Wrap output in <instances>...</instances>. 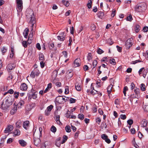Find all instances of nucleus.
I'll list each match as a JSON object with an SVG mask.
<instances>
[{"instance_id": "nucleus-47", "label": "nucleus", "mask_w": 148, "mask_h": 148, "mask_svg": "<svg viewBox=\"0 0 148 148\" xmlns=\"http://www.w3.org/2000/svg\"><path fill=\"white\" fill-rule=\"evenodd\" d=\"M14 140L13 139L10 138H9L7 141V143L8 144H10Z\"/></svg>"}, {"instance_id": "nucleus-45", "label": "nucleus", "mask_w": 148, "mask_h": 148, "mask_svg": "<svg viewBox=\"0 0 148 148\" xmlns=\"http://www.w3.org/2000/svg\"><path fill=\"white\" fill-rule=\"evenodd\" d=\"M98 63L97 62V60H95L93 62V68L92 69H93L97 65Z\"/></svg>"}, {"instance_id": "nucleus-32", "label": "nucleus", "mask_w": 148, "mask_h": 148, "mask_svg": "<svg viewBox=\"0 0 148 148\" xmlns=\"http://www.w3.org/2000/svg\"><path fill=\"white\" fill-rule=\"evenodd\" d=\"M39 60L41 61H44L45 60L43 55L42 53L39 54Z\"/></svg>"}, {"instance_id": "nucleus-2", "label": "nucleus", "mask_w": 148, "mask_h": 148, "mask_svg": "<svg viewBox=\"0 0 148 148\" xmlns=\"http://www.w3.org/2000/svg\"><path fill=\"white\" fill-rule=\"evenodd\" d=\"M146 8L147 6L145 3H138L135 6L134 11L139 13L143 12L145 11Z\"/></svg>"}, {"instance_id": "nucleus-9", "label": "nucleus", "mask_w": 148, "mask_h": 148, "mask_svg": "<svg viewBox=\"0 0 148 148\" xmlns=\"http://www.w3.org/2000/svg\"><path fill=\"white\" fill-rule=\"evenodd\" d=\"M65 36L64 35V32H63L61 33L60 34V36H57V37L58 39L61 41H63L65 40Z\"/></svg>"}, {"instance_id": "nucleus-48", "label": "nucleus", "mask_w": 148, "mask_h": 148, "mask_svg": "<svg viewBox=\"0 0 148 148\" xmlns=\"http://www.w3.org/2000/svg\"><path fill=\"white\" fill-rule=\"evenodd\" d=\"M95 26L94 24H92L90 26V29L91 30L93 31L95 29Z\"/></svg>"}, {"instance_id": "nucleus-14", "label": "nucleus", "mask_w": 148, "mask_h": 148, "mask_svg": "<svg viewBox=\"0 0 148 148\" xmlns=\"http://www.w3.org/2000/svg\"><path fill=\"white\" fill-rule=\"evenodd\" d=\"M25 103V100L24 99H21V100L18 103L16 106L18 107V108H21L22 106L24 105Z\"/></svg>"}, {"instance_id": "nucleus-27", "label": "nucleus", "mask_w": 148, "mask_h": 148, "mask_svg": "<svg viewBox=\"0 0 148 148\" xmlns=\"http://www.w3.org/2000/svg\"><path fill=\"white\" fill-rule=\"evenodd\" d=\"M22 122L20 121H18L15 123L16 127L17 128H19L21 125Z\"/></svg>"}, {"instance_id": "nucleus-21", "label": "nucleus", "mask_w": 148, "mask_h": 148, "mask_svg": "<svg viewBox=\"0 0 148 148\" xmlns=\"http://www.w3.org/2000/svg\"><path fill=\"white\" fill-rule=\"evenodd\" d=\"M13 134H14V136H18L20 134L21 132L19 130L17 129H15Z\"/></svg>"}, {"instance_id": "nucleus-59", "label": "nucleus", "mask_w": 148, "mask_h": 148, "mask_svg": "<svg viewBox=\"0 0 148 148\" xmlns=\"http://www.w3.org/2000/svg\"><path fill=\"white\" fill-rule=\"evenodd\" d=\"M96 122L99 124L101 121V119L99 118H97L96 119Z\"/></svg>"}, {"instance_id": "nucleus-36", "label": "nucleus", "mask_w": 148, "mask_h": 148, "mask_svg": "<svg viewBox=\"0 0 148 148\" xmlns=\"http://www.w3.org/2000/svg\"><path fill=\"white\" fill-rule=\"evenodd\" d=\"M78 118L81 120H82L84 119V115L82 114H79L78 115Z\"/></svg>"}, {"instance_id": "nucleus-26", "label": "nucleus", "mask_w": 148, "mask_h": 148, "mask_svg": "<svg viewBox=\"0 0 148 148\" xmlns=\"http://www.w3.org/2000/svg\"><path fill=\"white\" fill-rule=\"evenodd\" d=\"M18 142L19 144L22 146H25L26 145V142L25 141L23 140H19L18 141Z\"/></svg>"}, {"instance_id": "nucleus-61", "label": "nucleus", "mask_w": 148, "mask_h": 148, "mask_svg": "<svg viewBox=\"0 0 148 148\" xmlns=\"http://www.w3.org/2000/svg\"><path fill=\"white\" fill-rule=\"evenodd\" d=\"M70 103H74L75 102V99L73 98H70Z\"/></svg>"}, {"instance_id": "nucleus-11", "label": "nucleus", "mask_w": 148, "mask_h": 148, "mask_svg": "<svg viewBox=\"0 0 148 148\" xmlns=\"http://www.w3.org/2000/svg\"><path fill=\"white\" fill-rule=\"evenodd\" d=\"M64 99H63V96H59L57 97L56 98V101L58 103L60 104L63 103L64 101H63Z\"/></svg>"}, {"instance_id": "nucleus-57", "label": "nucleus", "mask_w": 148, "mask_h": 148, "mask_svg": "<svg viewBox=\"0 0 148 148\" xmlns=\"http://www.w3.org/2000/svg\"><path fill=\"white\" fill-rule=\"evenodd\" d=\"M143 108L145 111L148 112V105L144 106Z\"/></svg>"}, {"instance_id": "nucleus-13", "label": "nucleus", "mask_w": 148, "mask_h": 148, "mask_svg": "<svg viewBox=\"0 0 148 148\" xmlns=\"http://www.w3.org/2000/svg\"><path fill=\"white\" fill-rule=\"evenodd\" d=\"M17 106H14L12 109L10 111V114L11 115H13L17 111Z\"/></svg>"}, {"instance_id": "nucleus-43", "label": "nucleus", "mask_w": 148, "mask_h": 148, "mask_svg": "<svg viewBox=\"0 0 148 148\" xmlns=\"http://www.w3.org/2000/svg\"><path fill=\"white\" fill-rule=\"evenodd\" d=\"M101 138L105 140L108 138V136L106 134H103L101 135Z\"/></svg>"}, {"instance_id": "nucleus-5", "label": "nucleus", "mask_w": 148, "mask_h": 148, "mask_svg": "<svg viewBox=\"0 0 148 148\" xmlns=\"http://www.w3.org/2000/svg\"><path fill=\"white\" fill-rule=\"evenodd\" d=\"M16 1L17 6V11H21L23 8L22 0H16Z\"/></svg>"}, {"instance_id": "nucleus-42", "label": "nucleus", "mask_w": 148, "mask_h": 148, "mask_svg": "<svg viewBox=\"0 0 148 148\" xmlns=\"http://www.w3.org/2000/svg\"><path fill=\"white\" fill-rule=\"evenodd\" d=\"M53 106L52 105H51L47 108V109L48 110L51 112V111L53 108Z\"/></svg>"}, {"instance_id": "nucleus-41", "label": "nucleus", "mask_w": 148, "mask_h": 148, "mask_svg": "<svg viewBox=\"0 0 148 148\" xmlns=\"http://www.w3.org/2000/svg\"><path fill=\"white\" fill-rule=\"evenodd\" d=\"M51 130V132L53 133L55 132L56 131V128L53 126H52Z\"/></svg>"}, {"instance_id": "nucleus-38", "label": "nucleus", "mask_w": 148, "mask_h": 148, "mask_svg": "<svg viewBox=\"0 0 148 148\" xmlns=\"http://www.w3.org/2000/svg\"><path fill=\"white\" fill-rule=\"evenodd\" d=\"M19 93L18 92H14V97L16 99H17L19 96Z\"/></svg>"}, {"instance_id": "nucleus-53", "label": "nucleus", "mask_w": 148, "mask_h": 148, "mask_svg": "<svg viewBox=\"0 0 148 148\" xmlns=\"http://www.w3.org/2000/svg\"><path fill=\"white\" fill-rule=\"evenodd\" d=\"M97 91L95 90H92L90 92V93L93 95H94L95 94H97Z\"/></svg>"}, {"instance_id": "nucleus-54", "label": "nucleus", "mask_w": 148, "mask_h": 148, "mask_svg": "<svg viewBox=\"0 0 148 148\" xmlns=\"http://www.w3.org/2000/svg\"><path fill=\"white\" fill-rule=\"evenodd\" d=\"M127 20L128 21H131L132 20V16L130 15L127 18Z\"/></svg>"}, {"instance_id": "nucleus-31", "label": "nucleus", "mask_w": 148, "mask_h": 148, "mask_svg": "<svg viewBox=\"0 0 148 148\" xmlns=\"http://www.w3.org/2000/svg\"><path fill=\"white\" fill-rule=\"evenodd\" d=\"M140 89L143 91H145V86L144 84H142L140 86Z\"/></svg>"}, {"instance_id": "nucleus-17", "label": "nucleus", "mask_w": 148, "mask_h": 148, "mask_svg": "<svg viewBox=\"0 0 148 148\" xmlns=\"http://www.w3.org/2000/svg\"><path fill=\"white\" fill-rule=\"evenodd\" d=\"M147 121L145 119H143L140 122L141 126L144 127H146L147 126Z\"/></svg>"}, {"instance_id": "nucleus-29", "label": "nucleus", "mask_w": 148, "mask_h": 148, "mask_svg": "<svg viewBox=\"0 0 148 148\" xmlns=\"http://www.w3.org/2000/svg\"><path fill=\"white\" fill-rule=\"evenodd\" d=\"M1 50L3 55L6 52L7 49L5 47H3L1 49Z\"/></svg>"}, {"instance_id": "nucleus-35", "label": "nucleus", "mask_w": 148, "mask_h": 148, "mask_svg": "<svg viewBox=\"0 0 148 148\" xmlns=\"http://www.w3.org/2000/svg\"><path fill=\"white\" fill-rule=\"evenodd\" d=\"M62 3L66 7L68 6L69 5V1H66L64 0L62 1Z\"/></svg>"}, {"instance_id": "nucleus-8", "label": "nucleus", "mask_w": 148, "mask_h": 148, "mask_svg": "<svg viewBox=\"0 0 148 148\" xmlns=\"http://www.w3.org/2000/svg\"><path fill=\"white\" fill-rule=\"evenodd\" d=\"M13 129V127L12 125H9L7 126L4 131L5 133H8L11 132Z\"/></svg>"}, {"instance_id": "nucleus-28", "label": "nucleus", "mask_w": 148, "mask_h": 148, "mask_svg": "<svg viewBox=\"0 0 148 148\" xmlns=\"http://www.w3.org/2000/svg\"><path fill=\"white\" fill-rule=\"evenodd\" d=\"M75 87L76 90L78 91L81 90L82 87L81 86L78 84H76L75 85Z\"/></svg>"}, {"instance_id": "nucleus-18", "label": "nucleus", "mask_w": 148, "mask_h": 148, "mask_svg": "<svg viewBox=\"0 0 148 148\" xmlns=\"http://www.w3.org/2000/svg\"><path fill=\"white\" fill-rule=\"evenodd\" d=\"M29 121H25L23 123V127L26 130H27L28 127L29 126Z\"/></svg>"}, {"instance_id": "nucleus-12", "label": "nucleus", "mask_w": 148, "mask_h": 148, "mask_svg": "<svg viewBox=\"0 0 148 148\" xmlns=\"http://www.w3.org/2000/svg\"><path fill=\"white\" fill-rule=\"evenodd\" d=\"M28 88L27 84L25 83L22 84L20 86V89L21 90L24 91H26Z\"/></svg>"}, {"instance_id": "nucleus-33", "label": "nucleus", "mask_w": 148, "mask_h": 148, "mask_svg": "<svg viewBox=\"0 0 148 148\" xmlns=\"http://www.w3.org/2000/svg\"><path fill=\"white\" fill-rule=\"evenodd\" d=\"M65 130L66 132L69 133L71 131L70 126L69 125H66L65 127Z\"/></svg>"}, {"instance_id": "nucleus-22", "label": "nucleus", "mask_w": 148, "mask_h": 148, "mask_svg": "<svg viewBox=\"0 0 148 148\" xmlns=\"http://www.w3.org/2000/svg\"><path fill=\"white\" fill-rule=\"evenodd\" d=\"M56 121L58 125H61L62 123L60 121V116L59 115H57L56 116Z\"/></svg>"}, {"instance_id": "nucleus-16", "label": "nucleus", "mask_w": 148, "mask_h": 148, "mask_svg": "<svg viewBox=\"0 0 148 148\" xmlns=\"http://www.w3.org/2000/svg\"><path fill=\"white\" fill-rule=\"evenodd\" d=\"M41 141L39 138H35L34 139V144L36 146H38L40 144Z\"/></svg>"}, {"instance_id": "nucleus-25", "label": "nucleus", "mask_w": 148, "mask_h": 148, "mask_svg": "<svg viewBox=\"0 0 148 148\" xmlns=\"http://www.w3.org/2000/svg\"><path fill=\"white\" fill-rule=\"evenodd\" d=\"M7 68L9 70H12L14 68V65L12 64H10L7 66Z\"/></svg>"}, {"instance_id": "nucleus-50", "label": "nucleus", "mask_w": 148, "mask_h": 148, "mask_svg": "<svg viewBox=\"0 0 148 148\" xmlns=\"http://www.w3.org/2000/svg\"><path fill=\"white\" fill-rule=\"evenodd\" d=\"M104 51L100 48H99L97 50V52L99 54H101L103 53Z\"/></svg>"}, {"instance_id": "nucleus-44", "label": "nucleus", "mask_w": 148, "mask_h": 148, "mask_svg": "<svg viewBox=\"0 0 148 148\" xmlns=\"http://www.w3.org/2000/svg\"><path fill=\"white\" fill-rule=\"evenodd\" d=\"M134 92L135 94L138 96L139 94L140 90L139 88H136V89L134 90Z\"/></svg>"}, {"instance_id": "nucleus-23", "label": "nucleus", "mask_w": 148, "mask_h": 148, "mask_svg": "<svg viewBox=\"0 0 148 148\" xmlns=\"http://www.w3.org/2000/svg\"><path fill=\"white\" fill-rule=\"evenodd\" d=\"M97 15L99 18L102 19L103 17L104 14L103 12L100 11L98 13Z\"/></svg>"}, {"instance_id": "nucleus-51", "label": "nucleus", "mask_w": 148, "mask_h": 148, "mask_svg": "<svg viewBox=\"0 0 148 148\" xmlns=\"http://www.w3.org/2000/svg\"><path fill=\"white\" fill-rule=\"evenodd\" d=\"M110 63L112 64L115 65L116 64V62H115V59H113L112 60H110Z\"/></svg>"}, {"instance_id": "nucleus-4", "label": "nucleus", "mask_w": 148, "mask_h": 148, "mask_svg": "<svg viewBox=\"0 0 148 148\" xmlns=\"http://www.w3.org/2000/svg\"><path fill=\"white\" fill-rule=\"evenodd\" d=\"M133 39L132 38L128 39L125 42V47L127 49H128L132 46Z\"/></svg>"}, {"instance_id": "nucleus-58", "label": "nucleus", "mask_w": 148, "mask_h": 148, "mask_svg": "<svg viewBox=\"0 0 148 148\" xmlns=\"http://www.w3.org/2000/svg\"><path fill=\"white\" fill-rule=\"evenodd\" d=\"M87 59L88 61L92 59L91 54L89 53L88 54V56L87 57Z\"/></svg>"}, {"instance_id": "nucleus-52", "label": "nucleus", "mask_w": 148, "mask_h": 148, "mask_svg": "<svg viewBox=\"0 0 148 148\" xmlns=\"http://www.w3.org/2000/svg\"><path fill=\"white\" fill-rule=\"evenodd\" d=\"M116 47L117 48V50L119 52H121L122 51V48L121 47H120L119 46L117 45L116 46Z\"/></svg>"}, {"instance_id": "nucleus-46", "label": "nucleus", "mask_w": 148, "mask_h": 148, "mask_svg": "<svg viewBox=\"0 0 148 148\" xmlns=\"http://www.w3.org/2000/svg\"><path fill=\"white\" fill-rule=\"evenodd\" d=\"M127 122L129 125H131L133 123V122L132 119H130L127 121Z\"/></svg>"}, {"instance_id": "nucleus-39", "label": "nucleus", "mask_w": 148, "mask_h": 148, "mask_svg": "<svg viewBox=\"0 0 148 148\" xmlns=\"http://www.w3.org/2000/svg\"><path fill=\"white\" fill-rule=\"evenodd\" d=\"M23 46L25 47L26 48L27 46V43L26 41H23L22 42Z\"/></svg>"}, {"instance_id": "nucleus-56", "label": "nucleus", "mask_w": 148, "mask_h": 148, "mask_svg": "<svg viewBox=\"0 0 148 148\" xmlns=\"http://www.w3.org/2000/svg\"><path fill=\"white\" fill-rule=\"evenodd\" d=\"M108 61L107 59V57H104L101 60V62H106Z\"/></svg>"}, {"instance_id": "nucleus-63", "label": "nucleus", "mask_w": 148, "mask_h": 148, "mask_svg": "<svg viewBox=\"0 0 148 148\" xmlns=\"http://www.w3.org/2000/svg\"><path fill=\"white\" fill-rule=\"evenodd\" d=\"M143 55L148 59V51H147L145 53L143 54Z\"/></svg>"}, {"instance_id": "nucleus-10", "label": "nucleus", "mask_w": 148, "mask_h": 148, "mask_svg": "<svg viewBox=\"0 0 148 148\" xmlns=\"http://www.w3.org/2000/svg\"><path fill=\"white\" fill-rule=\"evenodd\" d=\"M33 90H32V92L29 94L28 97L29 99H31L32 98L34 99H35L37 98V94L36 93V92H33Z\"/></svg>"}, {"instance_id": "nucleus-40", "label": "nucleus", "mask_w": 148, "mask_h": 148, "mask_svg": "<svg viewBox=\"0 0 148 148\" xmlns=\"http://www.w3.org/2000/svg\"><path fill=\"white\" fill-rule=\"evenodd\" d=\"M69 93V87L68 86H65V93L66 94H68Z\"/></svg>"}, {"instance_id": "nucleus-24", "label": "nucleus", "mask_w": 148, "mask_h": 148, "mask_svg": "<svg viewBox=\"0 0 148 148\" xmlns=\"http://www.w3.org/2000/svg\"><path fill=\"white\" fill-rule=\"evenodd\" d=\"M113 86L112 84H111L107 88V92L108 94H110L112 91V89Z\"/></svg>"}, {"instance_id": "nucleus-62", "label": "nucleus", "mask_w": 148, "mask_h": 148, "mask_svg": "<svg viewBox=\"0 0 148 148\" xmlns=\"http://www.w3.org/2000/svg\"><path fill=\"white\" fill-rule=\"evenodd\" d=\"M143 30L145 32H147L148 31V27L146 26L144 27L143 28Z\"/></svg>"}, {"instance_id": "nucleus-49", "label": "nucleus", "mask_w": 148, "mask_h": 148, "mask_svg": "<svg viewBox=\"0 0 148 148\" xmlns=\"http://www.w3.org/2000/svg\"><path fill=\"white\" fill-rule=\"evenodd\" d=\"M51 112L48 110L47 109L45 111V114L47 116H49Z\"/></svg>"}, {"instance_id": "nucleus-34", "label": "nucleus", "mask_w": 148, "mask_h": 148, "mask_svg": "<svg viewBox=\"0 0 148 148\" xmlns=\"http://www.w3.org/2000/svg\"><path fill=\"white\" fill-rule=\"evenodd\" d=\"M92 4V0H89L88 3L87 4V6L89 9H90L91 7Z\"/></svg>"}, {"instance_id": "nucleus-19", "label": "nucleus", "mask_w": 148, "mask_h": 148, "mask_svg": "<svg viewBox=\"0 0 148 148\" xmlns=\"http://www.w3.org/2000/svg\"><path fill=\"white\" fill-rule=\"evenodd\" d=\"M29 32V29L28 28H26L24 30L23 32V34L25 38H27Z\"/></svg>"}, {"instance_id": "nucleus-6", "label": "nucleus", "mask_w": 148, "mask_h": 148, "mask_svg": "<svg viewBox=\"0 0 148 148\" xmlns=\"http://www.w3.org/2000/svg\"><path fill=\"white\" fill-rule=\"evenodd\" d=\"M40 73V72L37 69H35L34 70L32 71L30 74V76L32 78H34L36 75V76H38L39 75Z\"/></svg>"}, {"instance_id": "nucleus-60", "label": "nucleus", "mask_w": 148, "mask_h": 148, "mask_svg": "<svg viewBox=\"0 0 148 148\" xmlns=\"http://www.w3.org/2000/svg\"><path fill=\"white\" fill-rule=\"evenodd\" d=\"M43 61H42L40 62V63L41 67L42 68H43L45 66V62H44Z\"/></svg>"}, {"instance_id": "nucleus-37", "label": "nucleus", "mask_w": 148, "mask_h": 148, "mask_svg": "<svg viewBox=\"0 0 148 148\" xmlns=\"http://www.w3.org/2000/svg\"><path fill=\"white\" fill-rule=\"evenodd\" d=\"M101 66H99L98 68V69H97L98 73H97V75H99L100 74L102 73V72L101 71Z\"/></svg>"}, {"instance_id": "nucleus-3", "label": "nucleus", "mask_w": 148, "mask_h": 148, "mask_svg": "<svg viewBox=\"0 0 148 148\" xmlns=\"http://www.w3.org/2000/svg\"><path fill=\"white\" fill-rule=\"evenodd\" d=\"M30 15H29L28 14H27L26 15V16L27 17V18H30V21L29 22L30 23L32 24V30H33V26L34 25V24L36 22V21H35V18L34 16V13H33V12L32 10H31L30 11V14H29Z\"/></svg>"}, {"instance_id": "nucleus-30", "label": "nucleus", "mask_w": 148, "mask_h": 148, "mask_svg": "<svg viewBox=\"0 0 148 148\" xmlns=\"http://www.w3.org/2000/svg\"><path fill=\"white\" fill-rule=\"evenodd\" d=\"M140 27L138 25H136V26L135 29V31L136 32H138L140 30Z\"/></svg>"}, {"instance_id": "nucleus-15", "label": "nucleus", "mask_w": 148, "mask_h": 148, "mask_svg": "<svg viewBox=\"0 0 148 148\" xmlns=\"http://www.w3.org/2000/svg\"><path fill=\"white\" fill-rule=\"evenodd\" d=\"M80 60L79 58L76 59L74 62V66L75 67H77L80 66Z\"/></svg>"}, {"instance_id": "nucleus-55", "label": "nucleus", "mask_w": 148, "mask_h": 148, "mask_svg": "<svg viewBox=\"0 0 148 148\" xmlns=\"http://www.w3.org/2000/svg\"><path fill=\"white\" fill-rule=\"evenodd\" d=\"M120 117L121 119L124 120L126 118V116L125 114H121L120 115Z\"/></svg>"}, {"instance_id": "nucleus-20", "label": "nucleus", "mask_w": 148, "mask_h": 148, "mask_svg": "<svg viewBox=\"0 0 148 148\" xmlns=\"http://www.w3.org/2000/svg\"><path fill=\"white\" fill-rule=\"evenodd\" d=\"M52 87V84L51 83H49L48 84L47 88L45 89V90L44 91V93H45L49 91Z\"/></svg>"}, {"instance_id": "nucleus-7", "label": "nucleus", "mask_w": 148, "mask_h": 148, "mask_svg": "<svg viewBox=\"0 0 148 148\" xmlns=\"http://www.w3.org/2000/svg\"><path fill=\"white\" fill-rule=\"evenodd\" d=\"M36 105L35 103H32L27 105L26 106V110L27 111H30Z\"/></svg>"}, {"instance_id": "nucleus-64", "label": "nucleus", "mask_w": 148, "mask_h": 148, "mask_svg": "<svg viewBox=\"0 0 148 148\" xmlns=\"http://www.w3.org/2000/svg\"><path fill=\"white\" fill-rule=\"evenodd\" d=\"M49 46L50 49H51L54 47V44L53 43H51L49 44Z\"/></svg>"}, {"instance_id": "nucleus-1", "label": "nucleus", "mask_w": 148, "mask_h": 148, "mask_svg": "<svg viewBox=\"0 0 148 148\" xmlns=\"http://www.w3.org/2000/svg\"><path fill=\"white\" fill-rule=\"evenodd\" d=\"M13 101V99H12L10 96L6 97L1 105L2 109L5 110H7L12 104Z\"/></svg>"}]
</instances>
